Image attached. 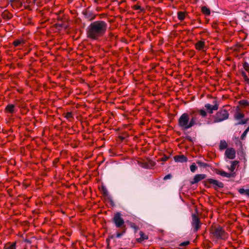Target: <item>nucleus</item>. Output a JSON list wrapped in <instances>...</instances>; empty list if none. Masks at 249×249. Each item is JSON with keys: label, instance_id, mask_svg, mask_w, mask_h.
Returning a JSON list of instances; mask_svg holds the SVG:
<instances>
[{"label": "nucleus", "instance_id": "37", "mask_svg": "<svg viewBox=\"0 0 249 249\" xmlns=\"http://www.w3.org/2000/svg\"><path fill=\"white\" fill-rule=\"evenodd\" d=\"M245 131L247 132L249 131V126L247 127V128L245 130Z\"/></svg>", "mask_w": 249, "mask_h": 249}, {"label": "nucleus", "instance_id": "11", "mask_svg": "<svg viewBox=\"0 0 249 249\" xmlns=\"http://www.w3.org/2000/svg\"><path fill=\"white\" fill-rule=\"evenodd\" d=\"M175 160L177 162H184L187 161V158L184 155L176 156L174 157Z\"/></svg>", "mask_w": 249, "mask_h": 249}, {"label": "nucleus", "instance_id": "27", "mask_svg": "<svg viewBox=\"0 0 249 249\" xmlns=\"http://www.w3.org/2000/svg\"><path fill=\"white\" fill-rule=\"evenodd\" d=\"M197 163L200 166H201V167H205L207 166V164L204 162H203L202 161H197Z\"/></svg>", "mask_w": 249, "mask_h": 249}, {"label": "nucleus", "instance_id": "20", "mask_svg": "<svg viewBox=\"0 0 249 249\" xmlns=\"http://www.w3.org/2000/svg\"><path fill=\"white\" fill-rule=\"evenodd\" d=\"M178 17L180 20H183L185 18V13L182 11L179 12L178 13Z\"/></svg>", "mask_w": 249, "mask_h": 249}, {"label": "nucleus", "instance_id": "33", "mask_svg": "<svg viewBox=\"0 0 249 249\" xmlns=\"http://www.w3.org/2000/svg\"><path fill=\"white\" fill-rule=\"evenodd\" d=\"M122 234H123V233H117V234L116 235V237L117 238H119L122 235Z\"/></svg>", "mask_w": 249, "mask_h": 249}, {"label": "nucleus", "instance_id": "26", "mask_svg": "<svg viewBox=\"0 0 249 249\" xmlns=\"http://www.w3.org/2000/svg\"><path fill=\"white\" fill-rule=\"evenodd\" d=\"M248 119L241 120L240 122H239L236 124H245L248 121Z\"/></svg>", "mask_w": 249, "mask_h": 249}, {"label": "nucleus", "instance_id": "29", "mask_svg": "<svg viewBox=\"0 0 249 249\" xmlns=\"http://www.w3.org/2000/svg\"><path fill=\"white\" fill-rule=\"evenodd\" d=\"M240 103L241 104L245 105V106L248 105L249 104L248 102L247 101H246V100L240 101Z\"/></svg>", "mask_w": 249, "mask_h": 249}, {"label": "nucleus", "instance_id": "17", "mask_svg": "<svg viewBox=\"0 0 249 249\" xmlns=\"http://www.w3.org/2000/svg\"><path fill=\"white\" fill-rule=\"evenodd\" d=\"M231 166L229 167V169L231 172H233L235 170V166L238 164V162L237 161H232L231 162Z\"/></svg>", "mask_w": 249, "mask_h": 249}, {"label": "nucleus", "instance_id": "10", "mask_svg": "<svg viewBox=\"0 0 249 249\" xmlns=\"http://www.w3.org/2000/svg\"><path fill=\"white\" fill-rule=\"evenodd\" d=\"M205 178L206 175L205 174H197L194 177L193 180L191 181L190 183L191 184H196Z\"/></svg>", "mask_w": 249, "mask_h": 249}, {"label": "nucleus", "instance_id": "6", "mask_svg": "<svg viewBox=\"0 0 249 249\" xmlns=\"http://www.w3.org/2000/svg\"><path fill=\"white\" fill-rule=\"evenodd\" d=\"M192 221L191 222L192 226L194 228V231H196L198 230L200 226V222L198 216L195 214H193L192 215Z\"/></svg>", "mask_w": 249, "mask_h": 249}, {"label": "nucleus", "instance_id": "2", "mask_svg": "<svg viewBox=\"0 0 249 249\" xmlns=\"http://www.w3.org/2000/svg\"><path fill=\"white\" fill-rule=\"evenodd\" d=\"M197 118L196 117H193L190 119L189 116L187 113H183L178 119V125L183 130H187L192 127L195 124L200 125L199 123H196Z\"/></svg>", "mask_w": 249, "mask_h": 249}, {"label": "nucleus", "instance_id": "14", "mask_svg": "<svg viewBox=\"0 0 249 249\" xmlns=\"http://www.w3.org/2000/svg\"><path fill=\"white\" fill-rule=\"evenodd\" d=\"M6 110L11 113H13L15 111V106L14 105L9 104L6 107Z\"/></svg>", "mask_w": 249, "mask_h": 249}, {"label": "nucleus", "instance_id": "9", "mask_svg": "<svg viewBox=\"0 0 249 249\" xmlns=\"http://www.w3.org/2000/svg\"><path fill=\"white\" fill-rule=\"evenodd\" d=\"M207 181L210 184H212L215 189L218 188H222L224 186V185L222 182H219L214 179H208L207 180Z\"/></svg>", "mask_w": 249, "mask_h": 249}, {"label": "nucleus", "instance_id": "30", "mask_svg": "<svg viewBox=\"0 0 249 249\" xmlns=\"http://www.w3.org/2000/svg\"><path fill=\"white\" fill-rule=\"evenodd\" d=\"M171 177V175L170 174L167 175L163 178V179L165 180L168 179H170Z\"/></svg>", "mask_w": 249, "mask_h": 249}, {"label": "nucleus", "instance_id": "28", "mask_svg": "<svg viewBox=\"0 0 249 249\" xmlns=\"http://www.w3.org/2000/svg\"><path fill=\"white\" fill-rule=\"evenodd\" d=\"M72 117V114L71 112H68L66 114V117L67 119H70Z\"/></svg>", "mask_w": 249, "mask_h": 249}, {"label": "nucleus", "instance_id": "21", "mask_svg": "<svg viewBox=\"0 0 249 249\" xmlns=\"http://www.w3.org/2000/svg\"><path fill=\"white\" fill-rule=\"evenodd\" d=\"M202 12L207 16H208L210 14V10L206 6H203L201 8Z\"/></svg>", "mask_w": 249, "mask_h": 249}, {"label": "nucleus", "instance_id": "15", "mask_svg": "<svg viewBox=\"0 0 249 249\" xmlns=\"http://www.w3.org/2000/svg\"><path fill=\"white\" fill-rule=\"evenodd\" d=\"M139 234L140 237L138 239L139 242H142V241L148 239V236L142 231H140Z\"/></svg>", "mask_w": 249, "mask_h": 249}, {"label": "nucleus", "instance_id": "24", "mask_svg": "<svg viewBox=\"0 0 249 249\" xmlns=\"http://www.w3.org/2000/svg\"><path fill=\"white\" fill-rule=\"evenodd\" d=\"M190 168L191 171L193 173L195 172L196 170L197 169V167L194 163L191 165Z\"/></svg>", "mask_w": 249, "mask_h": 249}, {"label": "nucleus", "instance_id": "13", "mask_svg": "<svg viewBox=\"0 0 249 249\" xmlns=\"http://www.w3.org/2000/svg\"><path fill=\"white\" fill-rule=\"evenodd\" d=\"M4 249H16V243H8L4 245Z\"/></svg>", "mask_w": 249, "mask_h": 249}, {"label": "nucleus", "instance_id": "36", "mask_svg": "<svg viewBox=\"0 0 249 249\" xmlns=\"http://www.w3.org/2000/svg\"><path fill=\"white\" fill-rule=\"evenodd\" d=\"M245 131L247 132L249 131V126L247 127V128L245 130Z\"/></svg>", "mask_w": 249, "mask_h": 249}, {"label": "nucleus", "instance_id": "1", "mask_svg": "<svg viewBox=\"0 0 249 249\" xmlns=\"http://www.w3.org/2000/svg\"><path fill=\"white\" fill-rule=\"evenodd\" d=\"M107 28V25L105 21L102 20L94 21L87 28V37L92 40H98L105 35Z\"/></svg>", "mask_w": 249, "mask_h": 249}, {"label": "nucleus", "instance_id": "3", "mask_svg": "<svg viewBox=\"0 0 249 249\" xmlns=\"http://www.w3.org/2000/svg\"><path fill=\"white\" fill-rule=\"evenodd\" d=\"M229 117V113L225 109L218 111L214 117V122L219 123L227 120Z\"/></svg>", "mask_w": 249, "mask_h": 249}, {"label": "nucleus", "instance_id": "32", "mask_svg": "<svg viewBox=\"0 0 249 249\" xmlns=\"http://www.w3.org/2000/svg\"><path fill=\"white\" fill-rule=\"evenodd\" d=\"M247 132H246L245 130V131L243 132V133L242 134V135H241V139H243L246 136L247 134Z\"/></svg>", "mask_w": 249, "mask_h": 249}, {"label": "nucleus", "instance_id": "5", "mask_svg": "<svg viewBox=\"0 0 249 249\" xmlns=\"http://www.w3.org/2000/svg\"><path fill=\"white\" fill-rule=\"evenodd\" d=\"M113 221L117 228H121L124 226V222L120 213L115 214Z\"/></svg>", "mask_w": 249, "mask_h": 249}, {"label": "nucleus", "instance_id": "16", "mask_svg": "<svg viewBox=\"0 0 249 249\" xmlns=\"http://www.w3.org/2000/svg\"><path fill=\"white\" fill-rule=\"evenodd\" d=\"M244 115L242 113L239 111H237L234 115V118L236 120H240V119H242L244 117Z\"/></svg>", "mask_w": 249, "mask_h": 249}, {"label": "nucleus", "instance_id": "23", "mask_svg": "<svg viewBox=\"0 0 249 249\" xmlns=\"http://www.w3.org/2000/svg\"><path fill=\"white\" fill-rule=\"evenodd\" d=\"M22 43H23V41L22 40H17L13 42L14 45L16 47Z\"/></svg>", "mask_w": 249, "mask_h": 249}, {"label": "nucleus", "instance_id": "31", "mask_svg": "<svg viewBox=\"0 0 249 249\" xmlns=\"http://www.w3.org/2000/svg\"><path fill=\"white\" fill-rule=\"evenodd\" d=\"M189 241H186V242L181 243L180 245L181 246H187L188 245H189Z\"/></svg>", "mask_w": 249, "mask_h": 249}, {"label": "nucleus", "instance_id": "18", "mask_svg": "<svg viewBox=\"0 0 249 249\" xmlns=\"http://www.w3.org/2000/svg\"><path fill=\"white\" fill-rule=\"evenodd\" d=\"M238 192L241 195L246 194L247 196H249V188L248 189L240 188L238 190Z\"/></svg>", "mask_w": 249, "mask_h": 249}, {"label": "nucleus", "instance_id": "34", "mask_svg": "<svg viewBox=\"0 0 249 249\" xmlns=\"http://www.w3.org/2000/svg\"><path fill=\"white\" fill-rule=\"evenodd\" d=\"M168 159V157H163L162 159H161V160L162 161H166Z\"/></svg>", "mask_w": 249, "mask_h": 249}, {"label": "nucleus", "instance_id": "7", "mask_svg": "<svg viewBox=\"0 0 249 249\" xmlns=\"http://www.w3.org/2000/svg\"><path fill=\"white\" fill-rule=\"evenodd\" d=\"M213 105L210 104H207L205 105V107L209 113L212 114L213 111L217 110L218 108L219 104L216 101L213 102Z\"/></svg>", "mask_w": 249, "mask_h": 249}, {"label": "nucleus", "instance_id": "19", "mask_svg": "<svg viewBox=\"0 0 249 249\" xmlns=\"http://www.w3.org/2000/svg\"><path fill=\"white\" fill-rule=\"evenodd\" d=\"M217 174L222 177L230 178L231 176V174L227 173L223 171H219Z\"/></svg>", "mask_w": 249, "mask_h": 249}, {"label": "nucleus", "instance_id": "12", "mask_svg": "<svg viewBox=\"0 0 249 249\" xmlns=\"http://www.w3.org/2000/svg\"><path fill=\"white\" fill-rule=\"evenodd\" d=\"M205 47V43L204 41H199L196 44V48L198 50H203Z\"/></svg>", "mask_w": 249, "mask_h": 249}, {"label": "nucleus", "instance_id": "22", "mask_svg": "<svg viewBox=\"0 0 249 249\" xmlns=\"http://www.w3.org/2000/svg\"><path fill=\"white\" fill-rule=\"evenodd\" d=\"M227 146V144L225 141H221L219 145V148L220 149H225Z\"/></svg>", "mask_w": 249, "mask_h": 249}, {"label": "nucleus", "instance_id": "25", "mask_svg": "<svg viewBox=\"0 0 249 249\" xmlns=\"http://www.w3.org/2000/svg\"><path fill=\"white\" fill-rule=\"evenodd\" d=\"M199 112L201 116L203 117H205L207 116V112L204 109L199 110Z\"/></svg>", "mask_w": 249, "mask_h": 249}, {"label": "nucleus", "instance_id": "4", "mask_svg": "<svg viewBox=\"0 0 249 249\" xmlns=\"http://www.w3.org/2000/svg\"><path fill=\"white\" fill-rule=\"evenodd\" d=\"M212 233L217 239H225L227 237V234L221 227L213 228L212 230Z\"/></svg>", "mask_w": 249, "mask_h": 249}, {"label": "nucleus", "instance_id": "8", "mask_svg": "<svg viewBox=\"0 0 249 249\" xmlns=\"http://www.w3.org/2000/svg\"><path fill=\"white\" fill-rule=\"evenodd\" d=\"M235 150L232 148H227L225 151V155L229 159H234L235 157Z\"/></svg>", "mask_w": 249, "mask_h": 249}, {"label": "nucleus", "instance_id": "35", "mask_svg": "<svg viewBox=\"0 0 249 249\" xmlns=\"http://www.w3.org/2000/svg\"><path fill=\"white\" fill-rule=\"evenodd\" d=\"M245 79L247 82L249 83V78L247 77V76H246L245 78Z\"/></svg>", "mask_w": 249, "mask_h": 249}]
</instances>
